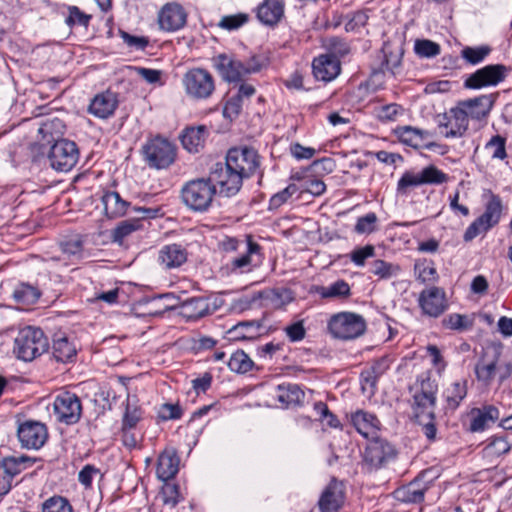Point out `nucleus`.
<instances>
[{"label": "nucleus", "mask_w": 512, "mask_h": 512, "mask_svg": "<svg viewBox=\"0 0 512 512\" xmlns=\"http://www.w3.org/2000/svg\"><path fill=\"white\" fill-rule=\"evenodd\" d=\"M409 391L412 393L411 408L416 422L421 423V418L424 417L433 419L438 383L432 378L431 372L421 373L415 383L410 386Z\"/></svg>", "instance_id": "1"}, {"label": "nucleus", "mask_w": 512, "mask_h": 512, "mask_svg": "<svg viewBox=\"0 0 512 512\" xmlns=\"http://www.w3.org/2000/svg\"><path fill=\"white\" fill-rule=\"evenodd\" d=\"M49 341L40 328H22L14 341V352L23 361H32L48 350Z\"/></svg>", "instance_id": "2"}, {"label": "nucleus", "mask_w": 512, "mask_h": 512, "mask_svg": "<svg viewBox=\"0 0 512 512\" xmlns=\"http://www.w3.org/2000/svg\"><path fill=\"white\" fill-rule=\"evenodd\" d=\"M216 194L215 187L207 178H197L185 183L181 189L182 202L192 211H207Z\"/></svg>", "instance_id": "3"}, {"label": "nucleus", "mask_w": 512, "mask_h": 512, "mask_svg": "<svg viewBox=\"0 0 512 512\" xmlns=\"http://www.w3.org/2000/svg\"><path fill=\"white\" fill-rule=\"evenodd\" d=\"M333 169V161L330 158H323L315 160L306 168L301 171H296L292 174L291 179L301 182L299 189L301 192H307L313 196H319L326 190L324 182L317 178L316 175L329 173Z\"/></svg>", "instance_id": "4"}, {"label": "nucleus", "mask_w": 512, "mask_h": 512, "mask_svg": "<svg viewBox=\"0 0 512 512\" xmlns=\"http://www.w3.org/2000/svg\"><path fill=\"white\" fill-rule=\"evenodd\" d=\"M142 154L150 168L165 169L174 163L176 147L169 140L157 136L143 145Z\"/></svg>", "instance_id": "5"}, {"label": "nucleus", "mask_w": 512, "mask_h": 512, "mask_svg": "<svg viewBox=\"0 0 512 512\" xmlns=\"http://www.w3.org/2000/svg\"><path fill=\"white\" fill-rule=\"evenodd\" d=\"M364 446L362 452V467L368 471L379 469L396 456L395 448L385 439L379 436L365 440V443H358Z\"/></svg>", "instance_id": "6"}, {"label": "nucleus", "mask_w": 512, "mask_h": 512, "mask_svg": "<svg viewBox=\"0 0 512 512\" xmlns=\"http://www.w3.org/2000/svg\"><path fill=\"white\" fill-rule=\"evenodd\" d=\"M502 200L501 198L491 193L488 202L485 205L484 213L476 218L466 229L464 233V240L469 242L476 238L480 233L486 232L498 224L502 214Z\"/></svg>", "instance_id": "7"}, {"label": "nucleus", "mask_w": 512, "mask_h": 512, "mask_svg": "<svg viewBox=\"0 0 512 512\" xmlns=\"http://www.w3.org/2000/svg\"><path fill=\"white\" fill-rule=\"evenodd\" d=\"M227 165L244 180L250 178L260 166V156L252 147H234L226 155Z\"/></svg>", "instance_id": "8"}, {"label": "nucleus", "mask_w": 512, "mask_h": 512, "mask_svg": "<svg viewBox=\"0 0 512 512\" xmlns=\"http://www.w3.org/2000/svg\"><path fill=\"white\" fill-rule=\"evenodd\" d=\"M209 182L221 196L232 197L236 195L242 185L243 179L227 163H216L207 177Z\"/></svg>", "instance_id": "9"}, {"label": "nucleus", "mask_w": 512, "mask_h": 512, "mask_svg": "<svg viewBox=\"0 0 512 512\" xmlns=\"http://www.w3.org/2000/svg\"><path fill=\"white\" fill-rule=\"evenodd\" d=\"M186 94L196 100L208 99L215 90V82L211 73L202 68H193L183 77Z\"/></svg>", "instance_id": "10"}, {"label": "nucleus", "mask_w": 512, "mask_h": 512, "mask_svg": "<svg viewBox=\"0 0 512 512\" xmlns=\"http://www.w3.org/2000/svg\"><path fill=\"white\" fill-rule=\"evenodd\" d=\"M79 151L75 142L68 139L56 141L50 148L48 159L53 169L70 171L77 163Z\"/></svg>", "instance_id": "11"}, {"label": "nucleus", "mask_w": 512, "mask_h": 512, "mask_svg": "<svg viewBox=\"0 0 512 512\" xmlns=\"http://www.w3.org/2000/svg\"><path fill=\"white\" fill-rule=\"evenodd\" d=\"M509 68L503 64L486 65L470 74L464 81L467 89H482L494 87L503 82L508 75Z\"/></svg>", "instance_id": "12"}, {"label": "nucleus", "mask_w": 512, "mask_h": 512, "mask_svg": "<svg viewBox=\"0 0 512 512\" xmlns=\"http://www.w3.org/2000/svg\"><path fill=\"white\" fill-rule=\"evenodd\" d=\"M46 425L36 420H26L18 425L17 437L22 448L39 450L48 440Z\"/></svg>", "instance_id": "13"}, {"label": "nucleus", "mask_w": 512, "mask_h": 512, "mask_svg": "<svg viewBox=\"0 0 512 512\" xmlns=\"http://www.w3.org/2000/svg\"><path fill=\"white\" fill-rule=\"evenodd\" d=\"M53 408L56 419L67 425L77 423L82 414V404L79 397L68 391L56 396Z\"/></svg>", "instance_id": "14"}, {"label": "nucleus", "mask_w": 512, "mask_h": 512, "mask_svg": "<svg viewBox=\"0 0 512 512\" xmlns=\"http://www.w3.org/2000/svg\"><path fill=\"white\" fill-rule=\"evenodd\" d=\"M437 125L445 138L463 137L468 130L469 120L458 106L438 115Z\"/></svg>", "instance_id": "15"}, {"label": "nucleus", "mask_w": 512, "mask_h": 512, "mask_svg": "<svg viewBox=\"0 0 512 512\" xmlns=\"http://www.w3.org/2000/svg\"><path fill=\"white\" fill-rule=\"evenodd\" d=\"M132 211L137 214L136 218L128 219L120 222L112 231V239L114 242L121 244L124 239L132 232L141 227V220L154 219L159 216L160 208L132 207Z\"/></svg>", "instance_id": "16"}, {"label": "nucleus", "mask_w": 512, "mask_h": 512, "mask_svg": "<svg viewBox=\"0 0 512 512\" xmlns=\"http://www.w3.org/2000/svg\"><path fill=\"white\" fill-rule=\"evenodd\" d=\"M260 252L261 246L252 240V236L247 235L243 253L230 260L226 266L227 271L235 274L250 272L260 261Z\"/></svg>", "instance_id": "17"}, {"label": "nucleus", "mask_w": 512, "mask_h": 512, "mask_svg": "<svg viewBox=\"0 0 512 512\" xmlns=\"http://www.w3.org/2000/svg\"><path fill=\"white\" fill-rule=\"evenodd\" d=\"M212 61L213 66L226 82L236 83L246 77L244 62L237 59L234 55L218 54L213 57Z\"/></svg>", "instance_id": "18"}, {"label": "nucleus", "mask_w": 512, "mask_h": 512, "mask_svg": "<svg viewBox=\"0 0 512 512\" xmlns=\"http://www.w3.org/2000/svg\"><path fill=\"white\" fill-rule=\"evenodd\" d=\"M388 368V360L382 357L369 363L360 373L361 391L367 398H371L375 395L377 382Z\"/></svg>", "instance_id": "19"}, {"label": "nucleus", "mask_w": 512, "mask_h": 512, "mask_svg": "<svg viewBox=\"0 0 512 512\" xmlns=\"http://www.w3.org/2000/svg\"><path fill=\"white\" fill-rule=\"evenodd\" d=\"M418 303L423 314L430 317L436 318L447 309L445 292L436 286L423 290L419 295Z\"/></svg>", "instance_id": "20"}, {"label": "nucleus", "mask_w": 512, "mask_h": 512, "mask_svg": "<svg viewBox=\"0 0 512 512\" xmlns=\"http://www.w3.org/2000/svg\"><path fill=\"white\" fill-rule=\"evenodd\" d=\"M187 21V13L178 3L165 4L158 14V23L162 30L173 32L183 28Z\"/></svg>", "instance_id": "21"}, {"label": "nucleus", "mask_w": 512, "mask_h": 512, "mask_svg": "<svg viewBox=\"0 0 512 512\" xmlns=\"http://www.w3.org/2000/svg\"><path fill=\"white\" fill-rule=\"evenodd\" d=\"M498 94L481 95L472 99L460 101L457 106L465 112L469 119L482 120L490 113Z\"/></svg>", "instance_id": "22"}, {"label": "nucleus", "mask_w": 512, "mask_h": 512, "mask_svg": "<svg viewBox=\"0 0 512 512\" xmlns=\"http://www.w3.org/2000/svg\"><path fill=\"white\" fill-rule=\"evenodd\" d=\"M423 474L409 482L407 485L397 488L394 497L403 503L418 504L424 501L425 493L430 489L431 484L423 481Z\"/></svg>", "instance_id": "23"}, {"label": "nucleus", "mask_w": 512, "mask_h": 512, "mask_svg": "<svg viewBox=\"0 0 512 512\" xmlns=\"http://www.w3.org/2000/svg\"><path fill=\"white\" fill-rule=\"evenodd\" d=\"M341 71L340 60L330 54H321L312 62V72L317 80L329 82Z\"/></svg>", "instance_id": "24"}, {"label": "nucleus", "mask_w": 512, "mask_h": 512, "mask_svg": "<svg viewBox=\"0 0 512 512\" xmlns=\"http://www.w3.org/2000/svg\"><path fill=\"white\" fill-rule=\"evenodd\" d=\"M394 133L401 143L415 149L421 147L431 149L437 146L434 142L425 143V140L430 136L427 130L414 128L412 126H400L394 130Z\"/></svg>", "instance_id": "25"}, {"label": "nucleus", "mask_w": 512, "mask_h": 512, "mask_svg": "<svg viewBox=\"0 0 512 512\" xmlns=\"http://www.w3.org/2000/svg\"><path fill=\"white\" fill-rule=\"evenodd\" d=\"M470 417L469 430L471 432H482L499 419L500 411L494 405H484L481 408H473Z\"/></svg>", "instance_id": "26"}, {"label": "nucleus", "mask_w": 512, "mask_h": 512, "mask_svg": "<svg viewBox=\"0 0 512 512\" xmlns=\"http://www.w3.org/2000/svg\"><path fill=\"white\" fill-rule=\"evenodd\" d=\"M118 103L119 101L116 93L105 91L97 94L91 100L88 111L98 118L106 119L114 114Z\"/></svg>", "instance_id": "27"}, {"label": "nucleus", "mask_w": 512, "mask_h": 512, "mask_svg": "<svg viewBox=\"0 0 512 512\" xmlns=\"http://www.w3.org/2000/svg\"><path fill=\"white\" fill-rule=\"evenodd\" d=\"M344 499L343 484L333 479L319 499L321 512H337Z\"/></svg>", "instance_id": "28"}, {"label": "nucleus", "mask_w": 512, "mask_h": 512, "mask_svg": "<svg viewBox=\"0 0 512 512\" xmlns=\"http://www.w3.org/2000/svg\"><path fill=\"white\" fill-rule=\"evenodd\" d=\"M180 458L173 448L165 449L158 457L156 473L163 481L170 480L178 473Z\"/></svg>", "instance_id": "29"}, {"label": "nucleus", "mask_w": 512, "mask_h": 512, "mask_svg": "<svg viewBox=\"0 0 512 512\" xmlns=\"http://www.w3.org/2000/svg\"><path fill=\"white\" fill-rule=\"evenodd\" d=\"M333 338L349 340L352 338V312H339L331 316L327 325Z\"/></svg>", "instance_id": "30"}, {"label": "nucleus", "mask_w": 512, "mask_h": 512, "mask_svg": "<svg viewBox=\"0 0 512 512\" xmlns=\"http://www.w3.org/2000/svg\"><path fill=\"white\" fill-rule=\"evenodd\" d=\"M354 428L364 440H369L378 436L380 421L374 414L359 410L354 412Z\"/></svg>", "instance_id": "31"}, {"label": "nucleus", "mask_w": 512, "mask_h": 512, "mask_svg": "<svg viewBox=\"0 0 512 512\" xmlns=\"http://www.w3.org/2000/svg\"><path fill=\"white\" fill-rule=\"evenodd\" d=\"M311 291L319 295L322 299L342 300L350 296V285L344 280H337L328 286L315 285Z\"/></svg>", "instance_id": "32"}, {"label": "nucleus", "mask_w": 512, "mask_h": 512, "mask_svg": "<svg viewBox=\"0 0 512 512\" xmlns=\"http://www.w3.org/2000/svg\"><path fill=\"white\" fill-rule=\"evenodd\" d=\"M160 263L167 269L180 267L187 260V252L179 244L164 246L158 257Z\"/></svg>", "instance_id": "33"}, {"label": "nucleus", "mask_w": 512, "mask_h": 512, "mask_svg": "<svg viewBox=\"0 0 512 512\" xmlns=\"http://www.w3.org/2000/svg\"><path fill=\"white\" fill-rule=\"evenodd\" d=\"M52 354L57 362L68 363L75 359L77 350L66 335L59 334L53 340Z\"/></svg>", "instance_id": "34"}, {"label": "nucleus", "mask_w": 512, "mask_h": 512, "mask_svg": "<svg viewBox=\"0 0 512 512\" xmlns=\"http://www.w3.org/2000/svg\"><path fill=\"white\" fill-rule=\"evenodd\" d=\"M207 136L206 126L186 128L181 135V143L189 152H198L204 146Z\"/></svg>", "instance_id": "35"}, {"label": "nucleus", "mask_w": 512, "mask_h": 512, "mask_svg": "<svg viewBox=\"0 0 512 512\" xmlns=\"http://www.w3.org/2000/svg\"><path fill=\"white\" fill-rule=\"evenodd\" d=\"M104 212L109 218H116L127 213L130 203L123 200L118 192H105L101 198Z\"/></svg>", "instance_id": "36"}, {"label": "nucleus", "mask_w": 512, "mask_h": 512, "mask_svg": "<svg viewBox=\"0 0 512 512\" xmlns=\"http://www.w3.org/2000/svg\"><path fill=\"white\" fill-rule=\"evenodd\" d=\"M284 13L283 4L277 0H267L258 7L257 17L265 25L277 24Z\"/></svg>", "instance_id": "37"}, {"label": "nucleus", "mask_w": 512, "mask_h": 512, "mask_svg": "<svg viewBox=\"0 0 512 512\" xmlns=\"http://www.w3.org/2000/svg\"><path fill=\"white\" fill-rule=\"evenodd\" d=\"M180 313L188 320H197L210 313L209 303L202 297L187 299L181 304Z\"/></svg>", "instance_id": "38"}, {"label": "nucleus", "mask_w": 512, "mask_h": 512, "mask_svg": "<svg viewBox=\"0 0 512 512\" xmlns=\"http://www.w3.org/2000/svg\"><path fill=\"white\" fill-rule=\"evenodd\" d=\"M500 351L495 350L492 358L489 361L485 360V357H482L481 360L475 366V374L478 381L489 385L493 380L497 363L499 361Z\"/></svg>", "instance_id": "39"}, {"label": "nucleus", "mask_w": 512, "mask_h": 512, "mask_svg": "<svg viewBox=\"0 0 512 512\" xmlns=\"http://www.w3.org/2000/svg\"><path fill=\"white\" fill-rule=\"evenodd\" d=\"M443 395L447 403V407L451 410L457 409L467 395V382L462 380L452 383L444 390Z\"/></svg>", "instance_id": "40"}, {"label": "nucleus", "mask_w": 512, "mask_h": 512, "mask_svg": "<svg viewBox=\"0 0 512 512\" xmlns=\"http://www.w3.org/2000/svg\"><path fill=\"white\" fill-rule=\"evenodd\" d=\"M400 270L397 264L374 258L369 265L368 273L376 276L380 280H387L398 275Z\"/></svg>", "instance_id": "41"}, {"label": "nucleus", "mask_w": 512, "mask_h": 512, "mask_svg": "<svg viewBox=\"0 0 512 512\" xmlns=\"http://www.w3.org/2000/svg\"><path fill=\"white\" fill-rule=\"evenodd\" d=\"M40 295V290L28 283H20L16 286L13 292V297L16 302L25 305H32L36 303L40 298Z\"/></svg>", "instance_id": "42"}, {"label": "nucleus", "mask_w": 512, "mask_h": 512, "mask_svg": "<svg viewBox=\"0 0 512 512\" xmlns=\"http://www.w3.org/2000/svg\"><path fill=\"white\" fill-rule=\"evenodd\" d=\"M278 392V401L286 405L299 404L304 398V392L295 384L279 385Z\"/></svg>", "instance_id": "43"}, {"label": "nucleus", "mask_w": 512, "mask_h": 512, "mask_svg": "<svg viewBox=\"0 0 512 512\" xmlns=\"http://www.w3.org/2000/svg\"><path fill=\"white\" fill-rule=\"evenodd\" d=\"M228 367L233 372L245 374L253 369L254 362L243 350H237L231 355Z\"/></svg>", "instance_id": "44"}, {"label": "nucleus", "mask_w": 512, "mask_h": 512, "mask_svg": "<svg viewBox=\"0 0 512 512\" xmlns=\"http://www.w3.org/2000/svg\"><path fill=\"white\" fill-rule=\"evenodd\" d=\"M379 218L374 212L358 216L354 225V232L361 235H370L378 230Z\"/></svg>", "instance_id": "45"}, {"label": "nucleus", "mask_w": 512, "mask_h": 512, "mask_svg": "<svg viewBox=\"0 0 512 512\" xmlns=\"http://www.w3.org/2000/svg\"><path fill=\"white\" fill-rule=\"evenodd\" d=\"M491 50L489 46L464 47L461 56L467 63L477 65L491 53Z\"/></svg>", "instance_id": "46"}, {"label": "nucleus", "mask_w": 512, "mask_h": 512, "mask_svg": "<svg viewBox=\"0 0 512 512\" xmlns=\"http://www.w3.org/2000/svg\"><path fill=\"white\" fill-rule=\"evenodd\" d=\"M415 53L422 58H433L440 54L441 47L429 39H418L414 44Z\"/></svg>", "instance_id": "47"}, {"label": "nucleus", "mask_w": 512, "mask_h": 512, "mask_svg": "<svg viewBox=\"0 0 512 512\" xmlns=\"http://www.w3.org/2000/svg\"><path fill=\"white\" fill-rule=\"evenodd\" d=\"M485 149L491 152L493 159L504 160L507 158L506 138L494 135L485 145Z\"/></svg>", "instance_id": "48"}, {"label": "nucleus", "mask_w": 512, "mask_h": 512, "mask_svg": "<svg viewBox=\"0 0 512 512\" xmlns=\"http://www.w3.org/2000/svg\"><path fill=\"white\" fill-rule=\"evenodd\" d=\"M422 184H442L448 181V175L434 165L425 167L421 172Z\"/></svg>", "instance_id": "49"}, {"label": "nucleus", "mask_w": 512, "mask_h": 512, "mask_svg": "<svg viewBox=\"0 0 512 512\" xmlns=\"http://www.w3.org/2000/svg\"><path fill=\"white\" fill-rule=\"evenodd\" d=\"M21 465L14 459V457L5 458L0 462V474L2 480H6L12 486L14 476L22 471Z\"/></svg>", "instance_id": "50"}, {"label": "nucleus", "mask_w": 512, "mask_h": 512, "mask_svg": "<svg viewBox=\"0 0 512 512\" xmlns=\"http://www.w3.org/2000/svg\"><path fill=\"white\" fill-rule=\"evenodd\" d=\"M42 512H73V508L66 498L53 496L42 504Z\"/></svg>", "instance_id": "51"}, {"label": "nucleus", "mask_w": 512, "mask_h": 512, "mask_svg": "<svg viewBox=\"0 0 512 512\" xmlns=\"http://www.w3.org/2000/svg\"><path fill=\"white\" fill-rule=\"evenodd\" d=\"M442 325L447 329L463 331L469 329L472 322L466 315L454 313L443 318Z\"/></svg>", "instance_id": "52"}, {"label": "nucleus", "mask_w": 512, "mask_h": 512, "mask_svg": "<svg viewBox=\"0 0 512 512\" xmlns=\"http://www.w3.org/2000/svg\"><path fill=\"white\" fill-rule=\"evenodd\" d=\"M485 450L489 455L500 457L511 450V444L503 436H494L490 439Z\"/></svg>", "instance_id": "53"}, {"label": "nucleus", "mask_w": 512, "mask_h": 512, "mask_svg": "<svg viewBox=\"0 0 512 512\" xmlns=\"http://www.w3.org/2000/svg\"><path fill=\"white\" fill-rule=\"evenodd\" d=\"M376 257L375 247L371 244H367L363 247H358L354 249V265L357 267H364L366 265H370V259H374Z\"/></svg>", "instance_id": "54"}, {"label": "nucleus", "mask_w": 512, "mask_h": 512, "mask_svg": "<svg viewBox=\"0 0 512 512\" xmlns=\"http://www.w3.org/2000/svg\"><path fill=\"white\" fill-rule=\"evenodd\" d=\"M62 252L69 257L81 259L83 257V241L80 237L68 239L60 243Z\"/></svg>", "instance_id": "55"}, {"label": "nucleus", "mask_w": 512, "mask_h": 512, "mask_svg": "<svg viewBox=\"0 0 512 512\" xmlns=\"http://www.w3.org/2000/svg\"><path fill=\"white\" fill-rule=\"evenodd\" d=\"M299 190V187L295 184H289L285 189L282 191L274 194L269 201V209H278L280 206H282L284 203H286L292 195L297 193Z\"/></svg>", "instance_id": "56"}, {"label": "nucleus", "mask_w": 512, "mask_h": 512, "mask_svg": "<svg viewBox=\"0 0 512 512\" xmlns=\"http://www.w3.org/2000/svg\"><path fill=\"white\" fill-rule=\"evenodd\" d=\"M423 185L420 173L415 174L410 171H406L398 181L397 192L401 195H406L408 188Z\"/></svg>", "instance_id": "57"}, {"label": "nucleus", "mask_w": 512, "mask_h": 512, "mask_svg": "<svg viewBox=\"0 0 512 512\" xmlns=\"http://www.w3.org/2000/svg\"><path fill=\"white\" fill-rule=\"evenodd\" d=\"M249 19L248 14L238 13L235 15H227L223 16L218 24V26L222 29L232 31L240 28L245 23H247Z\"/></svg>", "instance_id": "58"}, {"label": "nucleus", "mask_w": 512, "mask_h": 512, "mask_svg": "<svg viewBox=\"0 0 512 512\" xmlns=\"http://www.w3.org/2000/svg\"><path fill=\"white\" fill-rule=\"evenodd\" d=\"M69 15L65 20V23L69 27H73L75 24L88 27L91 20V15L82 12L77 6H68Z\"/></svg>", "instance_id": "59"}, {"label": "nucleus", "mask_w": 512, "mask_h": 512, "mask_svg": "<svg viewBox=\"0 0 512 512\" xmlns=\"http://www.w3.org/2000/svg\"><path fill=\"white\" fill-rule=\"evenodd\" d=\"M326 47L329 51L327 54L333 55L337 59L348 54L350 51L349 44L338 37L329 38L326 42Z\"/></svg>", "instance_id": "60"}, {"label": "nucleus", "mask_w": 512, "mask_h": 512, "mask_svg": "<svg viewBox=\"0 0 512 512\" xmlns=\"http://www.w3.org/2000/svg\"><path fill=\"white\" fill-rule=\"evenodd\" d=\"M385 82V73L382 69L374 70L369 79L365 82L364 85L360 84L359 90L361 91L363 87L368 92H376L381 89Z\"/></svg>", "instance_id": "61"}, {"label": "nucleus", "mask_w": 512, "mask_h": 512, "mask_svg": "<svg viewBox=\"0 0 512 512\" xmlns=\"http://www.w3.org/2000/svg\"><path fill=\"white\" fill-rule=\"evenodd\" d=\"M141 419V410L136 406H131L130 403H127L126 411L123 416L122 421V429L130 430L136 427L137 423Z\"/></svg>", "instance_id": "62"}, {"label": "nucleus", "mask_w": 512, "mask_h": 512, "mask_svg": "<svg viewBox=\"0 0 512 512\" xmlns=\"http://www.w3.org/2000/svg\"><path fill=\"white\" fill-rule=\"evenodd\" d=\"M119 35L127 46L136 50H144L149 44L148 37L134 36L123 30H119Z\"/></svg>", "instance_id": "63"}, {"label": "nucleus", "mask_w": 512, "mask_h": 512, "mask_svg": "<svg viewBox=\"0 0 512 512\" xmlns=\"http://www.w3.org/2000/svg\"><path fill=\"white\" fill-rule=\"evenodd\" d=\"M242 109V100L240 97L233 96L224 105L223 115L226 118L234 119L236 118Z\"/></svg>", "instance_id": "64"}]
</instances>
